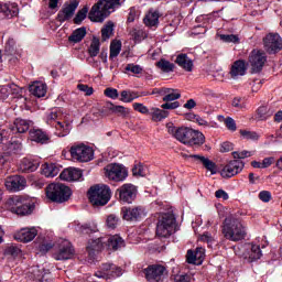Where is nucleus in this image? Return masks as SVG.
Instances as JSON below:
<instances>
[{
    "label": "nucleus",
    "instance_id": "f257e3e1",
    "mask_svg": "<svg viewBox=\"0 0 282 282\" xmlns=\"http://www.w3.org/2000/svg\"><path fill=\"white\" fill-rule=\"evenodd\" d=\"M170 135L175 138L182 144H187L188 147H202L204 142H206V137L200 131L181 127L177 128L175 126H170L167 128Z\"/></svg>",
    "mask_w": 282,
    "mask_h": 282
},
{
    "label": "nucleus",
    "instance_id": "f03ea898",
    "mask_svg": "<svg viewBox=\"0 0 282 282\" xmlns=\"http://www.w3.org/2000/svg\"><path fill=\"white\" fill-rule=\"evenodd\" d=\"M221 232L228 241H242L248 235L243 223L235 217H227L225 219Z\"/></svg>",
    "mask_w": 282,
    "mask_h": 282
},
{
    "label": "nucleus",
    "instance_id": "7ed1b4c3",
    "mask_svg": "<svg viewBox=\"0 0 282 282\" xmlns=\"http://www.w3.org/2000/svg\"><path fill=\"white\" fill-rule=\"evenodd\" d=\"M150 95L163 96V102H165L161 105V108L163 109H177L180 107V101H174L180 100V98H182V94L177 89L166 87L154 88ZM143 96H149V94H143Z\"/></svg>",
    "mask_w": 282,
    "mask_h": 282
},
{
    "label": "nucleus",
    "instance_id": "20e7f679",
    "mask_svg": "<svg viewBox=\"0 0 282 282\" xmlns=\"http://www.w3.org/2000/svg\"><path fill=\"white\" fill-rule=\"evenodd\" d=\"M46 197L51 199V202L63 204V202H67V199L72 197V189L61 183H51L46 187Z\"/></svg>",
    "mask_w": 282,
    "mask_h": 282
},
{
    "label": "nucleus",
    "instance_id": "39448f33",
    "mask_svg": "<svg viewBox=\"0 0 282 282\" xmlns=\"http://www.w3.org/2000/svg\"><path fill=\"white\" fill-rule=\"evenodd\" d=\"M88 196L94 206H105L111 199V188L107 185H95L89 188Z\"/></svg>",
    "mask_w": 282,
    "mask_h": 282
},
{
    "label": "nucleus",
    "instance_id": "423d86ee",
    "mask_svg": "<svg viewBox=\"0 0 282 282\" xmlns=\"http://www.w3.org/2000/svg\"><path fill=\"white\" fill-rule=\"evenodd\" d=\"M176 219L173 214H163L156 224V235L162 239L175 234Z\"/></svg>",
    "mask_w": 282,
    "mask_h": 282
},
{
    "label": "nucleus",
    "instance_id": "0eeeda50",
    "mask_svg": "<svg viewBox=\"0 0 282 282\" xmlns=\"http://www.w3.org/2000/svg\"><path fill=\"white\" fill-rule=\"evenodd\" d=\"M69 153L73 162L85 163L94 160V148L84 143L72 145Z\"/></svg>",
    "mask_w": 282,
    "mask_h": 282
},
{
    "label": "nucleus",
    "instance_id": "6e6552de",
    "mask_svg": "<svg viewBox=\"0 0 282 282\" xmlns=\"http://www.w3.org/2000/svg\"><path fill=\"white\" fill-rule=\"evenodd\" d=\"M0 150L3 151V155H19L23 151V144L20 141L10 142L8 131L2 130L0 132Z\"/></svg>",
    "mask_w": 282,
    "mask_h": 282
},
{
    "label": "nucleus",
    "instance_id": "1a4fd4ad",
    "mask_svg": "<svg viewBox=\"0 0 282 282\" xmlns=\"http://www.w3.org/2000/svg\"><path fill=\"white\" fill-rule=\"evenodd\" d=\"M105 175L112 182H124L129 177V171L122 164L110 163L105 167Z\"/></svg>",
    "mask_w": 282,
    "mask_h": 282
},
{
    "label": "nucleus",
    "instance_id": "9d476101",
    "mask_svg": "<svg viewBox=\"0 0 282 282\" xmlns=\"http://www.w3.org/2000/svg\"><path fill=\"white\" fill-rule=\"evenodd\" d=\"M95 276H97V279H105V281L109 279H118V276H122V268L111 262H106L100 265L97 272H95Z\"/></svg>",
    "mask_w": 282,
    "mask_h": 282
},
{
    "label": "nucleus",
    "instance_id": "9b49d317",
    "mask_svg": "<svg viewBox=\"0 0 282 282\" xmlns=\"http://www.w3.org/2000/svg\"><path fill=\"white\" fill-rule=\"evenodd\" d=\"M111 12L112 11L107 8L102 0H98L88 12V19L94 23H102Z\"/></svg>",
    "mask_w": 282,
    "mask_h": 282
},
{
    "label": "nucleus",
    "instance_id": "f8f14e48",
    "mask_svg": "<svg viewBox=\"0 0 282 282\" xmlns=\"http://www.w3.org/2000/svg\"><path fill=\"white\" fill-rule=\"evenodd\" d=\"M74 257V247L69 240H59L53 258L56 261H67Z\"/></svg>",
    "mask_w": 282,
    "mask_h": 282
},
{
    "label": "nucleus",
    "instance_id": "ddd939ff",
    "mask_svg": "<svg viewBox=\"0 0 282 282\" xmlns=\"http://www.w3.org/2000/svg\"><path fill=\"white\" fill-rule=\"evenodd\" d=\"M268 63V56L265 55V52L253 50L249 54V65H251V69L253 74H259Z\"/></svg>",
    "mask_w": 282,
    "mask_h": 282
},
{
    "label": "nucleus",
    "instance_id": "4468645a",
    "mask_svg": "<svg viewBox=\"0 0 282 282\" xmlns=\"http://www.w3.org/2000/svg\"><path fill=\"white\" fill-rule=\"evenodd\" d=\"M243 166H246V163H243V161H239V160L229 161L220 170V175L226 180H230V177H235V175H239V173L243 171Z\"/></svg>",
    "mask_w": 282,
    "mask_h": 282
},
{
    "label": "nucleus",
    "instance_id": "2eb2a0df",
    "mask_svg": "<svg viewBox=\"0 0 282 282\" xmlns=\"http://www.w3.org/2000/svg\"><path fill=\"white\" fill-rule=\"evenodd\" d=\"M263 45L268 54H276L282 51V39L278 33H269L263 39Z\"/></svg>",
    "mask_w": 282,
    "mask_h": 282
},
{
    "label": "nucleus",
    "instance_id": "dca6fc26",
    "mask_svg": "<svg viewBox=\"0 0 282 282\" xmlns=\"http://www.w3.org/2000/svg\"><path fill=\"white\" fill-rule=\"evenodd\" d=\"M117 193H119L120 202H123V204H131L135 199L138 189L133 184L126 183L117 189Z\"/></svg>",
    "mask_w": 282,
    "mask_h": 282
},
{
    "label": "nucleus",
    "instance_id": "f3484780",
    "mask_svg": "<svg viewBox=\"0 0 282 282\" xmlns=\"http://www.w3.org/2000/svg\"><path fill=\"white\" fill-rule=\"evenodd\" d=\"M28 182L25 177L20 175H13L6 178L4 186L10 193H19L25 188Z\"/></svg>",
    "mask_w": 282,
    "mask_h": 282
},
{
    "label": "nucleus",
    "instance_id": "a211bd4d",
    "mask_svg": "<svg viewBox=\"0 0 282 282\" xmlns=\"http://www.w3.org/2000/svg\"><path fill=\"white\" fill-rule=\"evenodd\" d=\"M164 272H166V268L164 265L152 264L145 269V278L150 282H159L162 281Z\"/></svg>",
    "mask_w": 282,
    "mask_h": 282
},
{
    "label": "nucleus",
    "instance_id": "6ab92c4d",
    "mask_svg": "<svg viewBox=\"0 0 282 282\" xmlns=\"http://www.w3.org/2000/svg\"><path fill=\"white\" fill-rule=\"evenodd\" d=\"M78 9V1L72 0L70 2H66L63 9L58 12L57 19L61 23H65V21H69L72 17H74V12Z\"/></svg>",
    "mask_w": 282,
    "mask_h": 282
},
{
    "label": "nucleus",
    "instance_id": "aec40b11",
    "mask_svg": "<svg viewBox=\"0 0 282 282\" xmlns=\"http://www.w3.org/2000/svg\"><path fill=\"white\" fill-rule=\"evenodd\" d=\"M185 158H187V160H193V162H196L197 164H203L204 169L209 171L212 175H217V164L210 161V159L199 154H191Z\"/></svg>",
    "mask_w": 282,
    "mask_h": 282
},
{
    "label": "nucleus",
    "instance_id": "412c9836",
    "mask_svg": "<svg viewBox=\"0 0 282 282\" xmlns=\"http://www.w3.org/2000/svg\"><path fill=\"white\" fill-rule=\"evenodd\" d=\"M121 213L126 221H138L147 215L142 207H122Z\"/></svg>",
    "mask_w": 282,
    "mask_h": 282
},
{
    "label": "nucleus",
    "instance_id": "4be33fe9",
    "mask_svg": "<svg viewBox=\"0 0 282 282\" xmlns=\"http://www.w3.org/2000/svg\"><path fill=\"white\" fill-rule=\"evenodd\" d=\"M37 235L39 230H36V227H25L15 232L14 239L23 243H30V241H34Z\"/></svg>",
    "mask_w": 282,
    "mask_h": 282
},
{
    "label": "nucleus",
    "instance_id": "5701e85b",
    "mask_svg": "<svg viewBox=\"0 0 282 282\" xmlns=\"http://www.w3.org/2000/svg\"><path fill=\"white\" fill-rule=\"evenodd\" d=\"M204 259H206V249L204 247L196 248L195 251L188 250L186 254L187 263L193 265H202L204 263Z\"/></svg>",
    "mask_w": 282,
    "mask_h": 282
},
{
    "label": "nucleus",
    "instance_id": "b1692460",
    "mask_svg": "<svg viewBox=\"0 0 282 282\" xmlns=\"http://www.w3.org/2000/svg\"><path fill=\"white\" fill-rule=\"evenodd\" d=\"M105 248V238L90 239L86 247L88 252L89 261L96 257V252H100Z\"/></svg>",
    "mask_w": 282,
    "mask_h": 282
},
{
    "label": "nucleus",
    "instance_id": "393cba45",
    "mask_svg": "<svg viewBox=\"0 0 282 282\" xmlns=\"http://www.w3.org/2000/svg\"><path fill=\"white\" fill-rule=\"evenodd\" d=\"M64 182H80L83 180V171L76 167H68L59 174Z\"/></svg>",
    "mask_w": 282,
    "mask_h": 282
},
{
    "label": "nucleus",
    "instance_id": "a878e982",
    "mask_svg": "<svg viewBox=\"0 0 282 282\" xmlns=\"http://www.w3.org/2000/svg\"><path fill=\"white\" fill-rule=\"evenodd\" d=\"M40 164L39 159L24 158L20 163V169L23 173H34Z\"/></svg>",
    "mask_w": 282,
    "mask_h": 282
},
{
    "label": "nucleus",
    "instance_id": "bb28decb",
    "mask_svg": "<svg viewBox=\"0 0 282 282\" xmlns=\"http://www.w3.org/2000/svg\"><path fill=\"white\" fill-rule=\"evenodd\" d=\"M29 91L32 96H35V98H43L45 97V94H47V84L43 82H34L29 87Z\"/></svg>",
    "mask_w": 282,
    "mask_h": 282
},
{
    "label": "nucleus",
    "instance_id": "cd10ccee",
    "mask_svg": "<svg viewBox=\"0 0 282 282\" xmlns=\"http://www.w3.org/2000/svg\"><path fill=\"white\" fill-rule=\"evenodd\" d=\"M247 69L248 68L246 67V62L238 59L231 65L229 74L231 78L236 79L239 78V76H246Z\"/></svg>",
    "mask_w": 282,
    "mask_h": 282
},
{
    "label": "nucleus",
    "instance_id": "c85d7f7f",
    "mask_svg": "<svg viewBox=\"0 0 282 282\" xmlns=\"http://www.w3.org/2000/svg\"><path fill=\"white\" fill-rule=\"evenodd\" d=\"M29 133L32 142H36L37 144H47L50 142V135L42 129H33Z\"/></svg>",
    "mask_w": 282,
    "mask_h": 282
},
{
    "label": "nucleus",
    "instance_id": "c756f323",
    "mask_svg": "<svg viewBox=\"0 0 282 282\" xmlns=\"http://www.w3.org/2000/svg\"><path fill=\"white\" fill-rule=\"evenodd\" d=\"M144 25L147 28H158L160 25V12L151 9L143 19Z\"/></svg>",
    "mask_w": 282,
    "mask_h": 282
},
{
    "label": "nucleus",
    "instance_id": "7c9ffc66",
    "mask_svg": "<svg viewBox=\"0 0 282 282\" xmlns=\"http://www.w3.org/2000/svg\"><path fill=\"white\" fill-rule=\"evenodd\" d=\"M41 173L44 177H56L61 173V166L56 163H44L41 167Z\"/></svg>",
    "mask_w": 282,
    "mask_h": 282
},
{
    "label": "nucleus",
    "instance_id": "2f4dec72",
    "mask_svg": "<svg viewBox=\"0 0 282 282\" xmlns=\"http://www.w3.org/2000/svg\"><path fill=\"white\" fill-rule=\"evenodd\" d=\"M62 113L58 108H53L45 113L44 120L50 127H55L56 122H61Z\"/></svg>",
    "mask_w": 282,
    "mask_h": 282
},
{
    "label": "nucleus",
    "instance_id": "473e14b6",
    "mask_svg": "<svg viewBox=\"0 0 282 282\" xmlns=\"http://www.w3.org/2000/svg\"><path fill=\"white\" fill-rule=\"evenodd\" d=\"M274 116V109L270 106H260L256 111V120L261 122L263 120H268Z\"/></svg>",
    "mask_w": 282,
    "mask_h": 282
},
{
    "label": "nucleus",
    "instance_id": "72a5a7b5",
    "mask_svg": "<svg viewBox=\"0 0 282 282\" xmlns=\"http://www.w3.org/2000/svg\"><path fill=\"white\" fill-rule=\"evenodd\" d=\"M53 128H55V135L58 138H65V135H69V131H72V124L65 121L56 122Z\"/></svg>",
    "mask_w": 282,
    "mask_h": 282
},
{
    "label": "nucleus",
    "instance_id": "f704fd0d",
    "mask_svg": "<svg viewBox=\"0 0 282 282\" xmlns=\"http://www.w3.org/2000/svg\"><path fill=\"white\" fill-rule=\"evenodd\" d=\"M107 248L108 250H120V248H124V240L119 235L110 236L107 239Z\"/></svg>",
    "mask_w": 282,
    "mask_h": 282
},
{
    "label": "nucleus",
    "instance_id": "c9c22d12",
    "mask_svg": "<svg viewBox=\"0 0 282 282\" xmlns=\"http://www.w3.org/2000/svg\"><path fill=\"white\" fill-rule=\"evenodd\" d=\"M21 202H23V197L12 196L6 202L4 208H7V210H10V213H14V215H17V210H19V206H21Z\"/></svg>",
    "mask_w": 282,
    "mask_h": 282
},
{
    "label": "nucleus",
    "instance_id": "e433bc0d",
    "mask_svg": "<svg viewBox=\"0 0 282 282\" xmlns=\"http://www.w3.org/2000/svg\"><path fill=\"white\" fill-rule=\"evenodd\" d=\"M85 36H87V29L83 26L73 31V33L68 36V42L76 45V43H80Z\"/></svg>",
    "mask_w": 282,
    "mask_h": 282
},
{
    "label": "nucleus",
    "instance_id": "4c0bfd02",
    "mask_svg": "<svg viewBox=\"0 0 282 282\" xmlns=\"http://www.w3.org/2000/svg\"><path fill=\"white\" fill-rule=\"evenodd\" d=\"M30 130V121L25 119H15L13 127L11 128V131L13 133H25Z\"/></svg>",
    "mask_w": 282,
    "mask_h": 282
},
{
    "label": "nucleus",
    "instance_id": "58836bf2",
    "mask_svg": "<svg viewBox=\"0 0 282 282\" xmlns=\"http://www.w3.org/2000/svg\"><path fill=\"white\" fill-rule=\"evenodd\" d=\"M176 63L182 69H185V72H193V59H191L188 55L180 54L176 57Z\"/></svg>",
    "mask_w": 282,
    "mask_h": 282
},
{
    "label": "nucleus",
    "instance_id": "ea45409f",
    "mask_svg": "<svg viewBox=\"0 0 282 282\" xmlns=\"http://www.w3.org/2000/svg\"><path fill=\"white\" fill-rule=\"evenodd\" d=\"M149 116H151L153 122H162V120L169 118V111L153 107L150 109Z\"/></svg>",
    "mask_w": 282,
    "mask_h": 282
},
{
    "label": "nucleus",
    "instance_id": "a19ab883",
    "mask_svg": "<svg viewBox=\"0 0 282 282\" xmlns=\"http://www.w3.org/2000/svg\"><path fill=\"white\" fill-rule=\"evenodd\" d=\"M263 257V252L261 251V247L256 243L250 245V251L248 253V260L250 263L254 261H259Z\"/></svg>",
    "mask_w": 282,
    "mask_h": 282
},
{
    "label": "nucleus",
    "instance_id": "79ce46f5",
    "mask_svg": "<svg viewBox=\"0 0 282 282\" xmlns=\"http://www.w3.org/2000/svg\"><path fill=\"white\" fill-rule=\"evenodd\" d=\"M32 210H34V203L22 198L15 215H30L32 214Z\"/></svg>",
    "mask_w": 282,
    "mask_h": 282
},
{
    "label": "nucleus",
    "instance_id": "37998d69",
    "mask_svg": "<svg viewBox=\"0 0 282 282\" xmlns=\"http://www.w3.org/2000/svg\"><path fill=\"white\" fill-rule=\"evenodd\" d=\"M137 98H140V94L135 90H122L120 94L121 102H133Z\"/></svg>",
    "mask_w": 282,
    "mask_h": 282
},
{
    "label": "nucleus",
    "instance_id": "c03bdc74",
    "mask_svg": "<svg viewBox=\"0 0 282 282\" xmlns=\"http://www.w3.org/2000/svg\"><path fill=\"white\" fill-rule=\"evenodd\" d=\"M156 67H159V69L161 72H164L165 74H169V73L173 72V69H175V65L164 58L160 59L156 63Z\"/></svg>",
    "mask_w": 282,
    "mask_h": 282
},
{
    "label": "nucleus",
    "instance_id": "a18cd8bd",
    "mask_svg": "<svg viewBox=\"0 0 282 282\" xmlns=\"http://www.w3.org/2000/svg\"><path fill=\"white\" fill-rule=\"evenodd\" d=\"M112 35H113V22H108L101 29V41H109V39H111Z\"/></svg>",
    "mask_w": 282,
    "mask_h": 282
},
{
    "label": "nucleus",
    "instance_id": "49530a36",
    "mask_svg": "<svg viewBox=\"0 0 282 282\" xmlns=\"http://www.w3.org/2000/svg\"><path fill=\"white\" fill-rule=\"evenodd\" d=\"M110 111H112V113H116V116H120L121 118H127V116L131 113V109L124 106H115V105L110 107Z\"/></svg>",
    "mask_w": 282,
    "mask_h": 282
},
{
    "label": "nucleus",
    "instance_id": "de8ad7c7",
    "mask_svg": "<svg viewBox=\"0 0 282 282\" xmlns=\"http://www.w3.org/2000/svg\"><path fill=\"white\" fill-rule=\"evenodd\" d=\"M122 51V43L120 41H113L110 44V55L109 58H118V55Z\"/></svg>",
    "mask_w": 282,
    "mask_h": 282
},
{
    "label": "nucleus",
    "instance_id": "09e8293b",
    "mask_svg": "<svg viewBox=\"0 0 282 282\" xmlns=\"http://www.w3.org/2000/svg\"><path fill=\"white\" fill-rule=\"evenodd\" d=\"M87 14H89V8L84 7L82 10H79L74 18L75 25H80V23L87 19Z\"/></svg>",
    "mask_w": 282,
    "mask_h": 282
},
{
    "label": "nucleus",
    "instance_id": "8fccbe9b",
    "mask_svg": "<svg viewBox=\"0 0 282 282\" xmlns=\"http://www.w3.org/2000/svg\"><path fill=\"white\" fill-rule=\"evenodd\" d=\"M89 56H98L100 54V40L93 39L90 46L88 47Z\"/></svg>",
    "mask_w": 282,
    "mask_h": 282
},
{
    "label": "nucleus",
    "instance_id": "3c124183",
    "mask_svg": "<svg viewBox=\"0 0 282 282\" xmlns=\"http://www.w3.org/2000/svg\"><path fill=\"white\" fill-rule=\"evenodd\" d=\"M4 254L6 257H13L14 259L21 254V248H19L18 246L11 245L6 248Z\"/></svg>",
    "mask_w": 282,
    "mask_h": 282
},
{
    "label": "nucleus",
    "instance_id": "603ef678",
    "mask_svg": "<svg viewBox=\"0 0 282 282\" xmlns=\"http://www.w3.org/2000/svg\"><path fill=\"white\" fill-rule=\"evenodd\" d=\"M10 88V96H13V98H21L23 96V88L19 87L17 84L9 85Z\"/></svg>",
    "mask_w": 282,
    "mask_h": 282
},
{
    "label": "nucleus",
    "instance_id": "864d4df0",
    "mask_svg": "<svg viewBox=\"0 0 282 282\" xmlns=\"http://www.w3.org/2000/svg\"><path fill=\"white\" fill-rule=\"evenodd\" d=\"M232 156L235 160H246V158H252V152L248 150H242V151H235L232 152Z\"/></svg>",
    "mask_w": 282,
    "mask_h": 282
},
{
    "label": "nucleus",
    "instance_id": "5fc2aeb1",
    "mask_svg": "<svg viewBox=\"0 0 282 282\" xmlns=\"http://www.w3.org/2000/svg\"><path fill=\"white\" fill-rule=\"evenodd\" d=\"M219 39L223 43H239V36L235 34H220Z\"/></svg>",
    "mask_w": 282,
    "mask_h": 282
},
{
    "label": "nucleus",
    "instance_id": "6e6d98bb",
    "mask_svg": "<svg viewBox=\"0 0 282 282\" xmlns=\"http://www.w3.org/2000/svg\"><path fill=\"white\" fill-rule=\"evenodd\" d=\"M132 37L134 39V41L137 43H142V41H144V39H147V33L144 32V30L138 29V30L132 31Z\"/></svg>",
    "mask_w": 282,
    "mask_h": 282
},
{
    "label": "nucleus",
    "instance_id": "4d7b16f0",
    "mask_svg": "<svg viewBox=\"0 0 282 282\" xmlns=\"http://www.w3.org/2000/svg\"><path fill=\"white\" fill-rule=\"evenodd\" d=\"M32 272H34V276L36 281H47V278H45L46 274H50V271L45 269H33Z\"/></svg>",
    "mask_w": 282,
    "mask_h": 282
},
{
    "label": "nucleus",
    "instance_id": "13d9d810",
    "mask_svg": "<svg viewBox=\"0 0 282 282\" xmlns=\"http://www.w3.org/2000/svg\"><path fill=\"white\" fill-rule=\"evenodd\" d=\"M240 135H242L245 140H259L260 138L259 133L248 130H240Z\"/></svg>",
    "mask_w": 282,
    "mask_h": 282
},
{
    "label": "nucleus",
    "instance_id": "bf43d9fd",
    "mask_svg": "<svg viewBox=\"0 0 282 282\" xmlns=\"http://www.w3.org/2000/svg\"><path fill=\"white\" fill-rule=\"evenodd\" d=\"M134 111H138L139 113H143V115H149L150 110L147 106H144V104H140V102H134L132 105Z\"/></svg>",
    "mask_w": 282,
    "mask_h": 282
},
{
    "label": "nucleus",
    "instance_id": "052dcab7",
    "mask_svg": "<svg viewBox=\"0 0 282 282\" xmlns=\"http://www.w3.org/2000/svg\"><path fill=\"white\" fill-rule=\"evenodd\" d=\"M118 221L119 219L113 214H110L106 219V224L108 228H112V229L116 228V226H118Z\"/></svg>",
    "mask_w": 282,
    "mask_h": 282
},
{
    "label": "nucleus",
    "instance_id": "680f3d73",
    "mask_svg": "<svg viewBox=\"0 0 282 282\" xmlns=\"http://www.w3.org/2000/svg\"><path fill=\"white\" fill-rule=\"evenodd\" d=\"M126 72H131V74H142L143 68L140 65L135 64H128L126 66Z\"/></svg>",
    "mask_w": 282,
    "mask_h": 282
},
{
    "label": "nucleus",
    "instance_id": "e2e57ef3",
    "mask_svg": "<svg viewBox=\"0 0 282 282\" xmlns=\"http://www.w3.org/2000/svg\"><path fill=\"white\" fill-rule=\"evenodd\" d=\"M104 94L107 98H111V100L118 99V96H119L118 89L116 88H106L104 90Z\"/></svg>",
    "mask_w": 282,
    "mask_h": 282
},
{
    "label": "nucleus",
    "instance_id": "0e129e2a",
    "mask_svg": "<svg viewBox=\"0 0 282 282\" xmlns=\"http://www.w3.org/2000/svg\"><path fill=\"white\" fill-rule=\"evenodd\" d=\"M132 174L139 177H144V175H147V172H144V166L142 164H137L132 169Z\"/></svg>",
    "mask_w": 282,
    "mask_h": 282
},
{
    "label": "nucleus",
    "instance_id": "69168bd1",
    "mask_svg": "<svg viewBox=\"0 0 282 282\" xmlns=\"http://www.w3.org/2000/svg\"><path fill=\"white\" fill-rule=\"evenodd\" d=\"M199 241H204L208 246H213V241H215V238H213V235H210V232H204L199 236Z\"/></svg>",
    "mask_w": 282,
    "mask_h": 282
},
{
    "label": "nucleus",
    "instance_id": "338daca9",
    "mask_svg": "<svg viewBox=\"0 0 282 282\" xmlns=\"http://www.w3.org/2000/svg\"><path fill=\"white\" fill-rule=\"evenodd\" d=\"M225 126L229 131H237V123L235 122V119L227 117L225 119Z\"/></svg>",
    "mask_w": 282,
    "mask_h": 282
},
{
    "label": "nucleus",
    "instance_id": "774afa93",
    "mask_svg": "<svg viewBox=\"0 0 282 282\" xmlns=\"http://www.w3.org/2000/svg\"><path fill=\"white\" fill-rule=\"evenodd\" d=\"M10 96V85H4L0 87V99L6 100Z\"/></svg>",
    "mask_w": 282,
    "mask_h": 282
}]
</instances>
